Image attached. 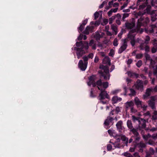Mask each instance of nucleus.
<instances>
[{"label": "nucleus", "mask_w": 157, "mask_h": 157, "mask_svg": "<svg viewBox=\"0 0 157 157\" xmlns=\"http://www.w3.org/2000/svg\"><path fill=\"white\" fill-rule=\"evenodd\" d=\"M157 92V85L154 88H150L147 89L146 90L145 94L143 95L144 99H145L146 98L150 96L151 92Z\"/></svg>", "instance_id": "obj_6"}, {"label": "nucleus", "mask_w": 157, "mask_h": 157, "mask_svg": "<svg viewBox=\"0 0 157 157\" xmlns=\"http://www.w3.org/2000/svg\"><path fill=\"white\" fill-rule=\"evenodd\" d=\"M152 119L153 120H157V111H155L153 113Z\"/></svg>", "instance_id": "obj_30"}, {"label": "nucleus", "mask_w": 157, "mask_h": 157, "mask_svg": "<svg viewBox=\"0 0 157 157\" xmlns=\"http://www.w3.org/2000/svg\"><path fill=\"white\" fill-rule=\"evenodd\" d=\"M155 97H152L151 98V100L148 101V105L152 109H153L155 108Z\"/></svg>", "instance_id": "obj_11"}, {"label": "nucleus", "mask_w": 157, "mask_h": 157, "mask_svg": "<svg viewBox=\"0 0 157 157\" xmlns=\"http://www.w3.org/2000/svg\"><path fill=\"white\" fill-rule=\"evenodd\" d=\"M129 16V14L127 13H125L123 14V16L122 17V19L123 21L126 18L128 17Z\"/></svg>", "instance_id": "obj_48"}, {"label": "nucleus", "mask_w": 157, "mask_h": 157, "mask_svg": "<svg viewBox=\"0 0 157 157\" xmlns=\"http://www.w3.org/2000/svg\"><path fill=\"white\" fill-rule=\"evenodd\" d=\"M127 125L128 127L130 129H132L133 128V126L131 121L128 120L127 121Z\"/></svg>", "instance_id": "obj_28"}, {"label": "nucleus", "mask_w": 157, "mask_h": 157, "mask_svg": "<svg viewBox=\"0 0 157 157\" xmlns=\"http://www.w3.org/2000/svg\"><path fill=\"white\" fill-rule=\"evenodd\" d=\"M130 112L131 113H135L137 112V110L133 106L130 109Z\"/></svg>", "instance_id": "obj_35"}, {"label": "nucleus", "mask_w": 157, "mask_h": 157, "mask_svg": "<svg viewBox=\"0 0 157 157\" xmlns=\"http://www.w3.org/2000/svg\"><path fill=\"white\" fill-rule=\"evenodd\" d=\"M112 149V146L111 145L108 144L107 145V150L108 151H110Z\"/></svg>", "instance_id": "obj_50"}, {"label": "nucleus", "mask_w": 157, "mask_h": 157, "mask_svg": "<svg viewBox=\"0 0 157 157\" xmlns=\"http://www.w3.org/2000/svg\"><path fill=\"white\" fill-rule=\"evenodd\" d=\"M157 51V49L154 48L153 47L152 48V49L151 51L153 53H155Z\"/></svg>", "instance_id": "obj_62"}, {"label": "nucleus", "mask_w": 157, "mask_h": 157, "mask_svg": "<svg viewBox=\"0 0 157 157\" xmlns=\"http://www.w3.org/2000/svg\"><path fill=\"white\" fill-rule=\"evenodd\" d=\"M108 22V20L107 19H104L103 20V22L101 23V24L103 25H105L107 24Z\"/></svg>", "instance_id": "obj_39"}, {"label": "nucleus", "mask_w": 157, "mask_h": 157, "mask_svg": "<svg viewBox=\"0 0 157 157\" xmlns=\"http://www.w3.org/2000/svg\"><path fill=\"white\" fill-rule=\"evenodd\" d=\"M142 65V61L140 60L138 61L137 63H136V66L139 67H140Z\"/></svg>", "instance_id": "obj_41"}, {"label": "nucleus", "mask_w": 157, "mask_h": 157, "mask_svg": "<svg viewBox=\"0 0 157 157\" xmlns=\"http://www.w3.org/2000/svg\"><path fill=\"white\" fill-rule=\"evenodd\" d=\"M99 15V12H96L94 13V19H96L97 18H98Z\"/></svg>", "instance_id": "obj_44"}, {"label": "nucleus", "mask_w": 157, "mask_h": 157, "mask_svg": "<svg viewBox=\"0 0 157 157\" xmlns=\"http://www.w3.org/2000/svg\"><path fill=\"white\" fill-rule=\"evenodd\" d=\"M82 59H83L84 62H87L89 58L87 56H85L83 57Z\"/></svg>", "instance_id": "obj_40"}, {"label": "nucleus", "mask_w": 157, "mask_h": 157, "mask_svg": "<svg viewBox=\"0 0 157 157\" xmlns=\"http://www.w3.org/2000/svg\"><path fill=\"white\" fill-rule=\"evenodd\" d=\"M125 107L126 109V111H127L129 109L131 108L134 106V103L133 101H127L125 104Z\"/></svg>", "instance_id": "obj_13"}, {"label": "nucleus", "mask_w": 157, "mask_h": 157, "mask_svg": "<svg viewBox=\"0 0 157 157\" xmlns=\"http://www.w3.org/2000/svg\"><path fill=\"white\" fill-rule=\"evenodd\" d=\"M142 56V55L140 54H137L136 55V58L137 59H140Z\"/></svg>", "instance_id": "obj_53"}, {"label": "nucleus", "mask_w": 157, "mask_h": 157, "mask_svg": "<svg viewBox=\"0 0 157 157\" xmlns=\"http://www.w3.org/2000/svg\"><path fill=\"white\" fill-rule=\"evenodd\" d=\"M83 35L82 34H80L79 36L78 37L77 39L78 40H80L82 39Z\"/></svg>", "instance_id": "obj_57"}, {"label": "nucleus", "mask_w": 157, "mask_h": 157, "mask_svg": "<svg viewBox=\"0 0 157 157\" xmlns=\"http://www.w3.org/2000/svg\"><path fill=\"white\" fill-rule=\"evenodd\" d=\"M150 38L148 36H146V38L145 39V43L146 44H147L148 43L149 41L150 40Z\"/></svg>", "instance_id": "obj_45"}, {"label": "nucleus", "mask_w": 157, "mask_h": 157, "mask_svg": "<svg viewBox=\"0 0 157 157\" xmlns=\"http://www.w3.org/2000/svg\"><path fill=\"white\" fill-rule=\"evenodd\" d=\"M106 3V2H105V1H104L99 6V8H101L103 7L104 6L105 4Z\"/></svg>", "instance_id": "obj_61"}, {"label": "nucleus", "mask_w": 157, "mask_h": 157, "mask_svg": "<svg viewBox=\"0 0 157 157\" xmlns=\"http://www.w3.org/2000/svg\"><path fill=\"white\" fill-rule=\"evenodd\" d=\"M117 141L115 143H113L112 142V140H110L109 142V143H111L113 145L114 147L115 148H120L122 147L123 145L121 144H120L119 142L120 141V140L119 138L117 139Z\"/></svg>", "instance_id": "obj_10"}, {"label": "nucleus", "mask_w": 157, "mask_h": 157, "mask_svg": "<svg viewBox=\"0 0 157 157\" xmlns=\"http://www.w3.org/2000/svg\"><path fill=\"white\" fill-rule=\"evenodd\" d=\"M113 44L115 46H117L118 45V40L117 38L114 39L113 42Z\"/></svg>", "instance_id": "obj_36"}, {"label": "nucleus", "mask_w": 157, "mask_h": 157, "mask_svg": "<svg viewBox=\"0 0 157 157\" xmlns=\"http://www.w3.org/2000/svg\"><path fill=\"white\" fill-rule=\"evenodd\" d=\"M145 56L146 59L147 60H150V56L149 55H148L147 54H145Z\"/></svg>", "instance_id": "obj_58"}, {"label": "nucleus", "mask_w": 157, "mask_h": 157, "mask_svg": "<svg viewBox=\"0 0 157 157\" xmlns=\"http://www.w3.org/2000/svg\"><path fill=\"white\" fill-rule=\"evenodd\" d=\"M150 15L151 16V20L153 21H155L157 19V11H152V12Z\"/></svg>", "instance_id": "obj_16"}, {"label": "nucleus", "mask_w": 157, "mask_h": 157, "mask_svg": "<svg viewBox=\"0 0 157 157\" xmlns=\"http://www.w3.org/2000/svg\"><path fill=\"white\" fill-rule=\"evenodd\" d=\"M140 47L141 50H143L144 49L146 52H148L149 51V47L147 45L145 46V47L144 48V44H140Z\"/></svg>", "instance_id": "obj_22"}, {"label": "nucleus", "mask_w": 157, "mask_h": 157, "mask_svg": "<svg viewBox=\"0 0 157 157\" xmlns=\"http://www.w3.org/2000/svg\"><path fill=\"white\" fill-rule=\"evenodd\" d=\"M115 51L113 49H111L110 51V52L109 53V55L110 56H113L114 54Z\"/></svg>", "instance_id": "obj_37"}, {"label": "nucleus", "mask_w": 157, "mask_h": 157, "mask_svg": "<svg viewBox=\"0 0 157 157\" xmlns=\"http://www.w3.org/2000/svg\"><path fill=\"white\" fill-rule=\"evenodd\" d=\"M147 4L146 3H144L139 6V9H143L146 6Z\"/></svg>", "instance_id": "obj_42"}, {"label": "nucleus", "mask_w": 157, "mask_h": 157, "mask_svg": "<svg viewBox=\"0 0 157 157\" xmlns=\"http://www.w3.org/2000/svg\"><path fill=\"white\" fill-rule=\"evenodd\" d=\"M125 26L128 29H132L129 32L128 36V38L131 40L130 43L132 45L134 46L136 42H139L140 43H141V42H140L142 41L141 39L138 38L136 41L135 40V34L134 33H136V30L134 29L135 26L134 23H126L125 24Z\"/></svg>", "instance_id": "obj_3"}, {"label": "nucleus", "mask_w": 157, "mask_h": 157, "mask_svg": "<svg viewBox=\"0 0 157 157\" xmlns=\"http://www.w3.org/2000/svg\"><path fill=\"white\" fill-rule=\"evenodd\" d=\"M138 145L139 147L141 148L145 147L146 146V144L142 142H140L138 144Z\"/></svg>", "instance_id": "obj_32"}, {"label": "nucleus", "mask_w": 157, "mask_h": 157, "mask_svg": "<svg viewBox=\"0 0 157 157\" xmlns=\"http://www.w3.org/2000/svg\"><path fill=\"white\" fill-rule=\"evenodd\" d=\"M108 132L110 136H116V134L114 132V131L112 130L111 129H109L108 131Z\"/></svg>", "instance_id": "obj_25"}, {"label": "nucleus", "mask_w": 157, "mask_h": 157, "mask_svg": "<svg viewBox=\"0 0 157 157\" xmlns=\"http://www.w3.org/2000/svg\"><path fill=\"white\" fill-rule=\"evenodd\" d=\"M130 93L129 94L130 96H134L136 94V92L134 90L132 89H130Z\"/></svg>", "instance_id": "obj_27"}, {"label": "nucleus", "mask_w": 157, "mask_h": 157, "mask_svg": "<svg viewBox=\"0 0 157 157\" xmlns=\"http://www.w3.org/2000/svg\"><path fill=\"white\" fill-rule=\"evenodd\" d=\"M111 28L113 31L115 32V35H116L117 34V26L113 24L111 25Z\"/></svg>", "instance_id": "obj_23"}, {"label": "nucleus", "mask_w": 157, "mask_h": 157, "mask_svg": "<svg viewBox=\"0 0 157 157\" xmlns=\"http://www.w3.org/2000/svg\"><path fill=\"white\" fill-rule=\"evenodd\" d=\"M102 62L104 64H108L109 65L111 64L110 60L108 56H105Z\"/></svg>", "instance_id": "obj_20"}, {"label": "nucleus", "mask_w": 157, "mask_h": 157, "mask_svg": "<svg viewBox=\"0 0 157 157\" xmlns=\"http://www.w3.org/2000/svg\"><path fill=\"white\" fill-rule=\"evenodd\" d=\"M122 122L121 121H118L116 124V126L119 132H121L122 129Z\"/></svg>", "instance_id": "obj_21"}, {"label": "nucleus", "mask_w": 157, "mask_h": 157, "mask_svg": "<svg viewBox=\"0 0 157 157\" xmlns=\"http://www.w3.org/2000/svg\"><path fill=\"white\" fill-rule=\"evenodd\" d=\"M115 16V18L116 17H117L118 19H119L120 20V19H121V15H120V14H119V13H118Z\"/></svg>", "instance_id": "obj_63"}, {"label": "nucleus", "mask_w": 157, "mask_h": 157, "mask_svg": "<svg viewBox=\"0 0 157 157\" xmlns=\"http://www.w3.org/2000/svg\"><path fill=\"white\" fill-rule=\"evenodd\" d=\"M127 47L126 43L125 41V40H124L123 44H122L121 47L118 50V52L119 53H121L123 52L125 50Z\"/></svg>", "instance_id": "obj_14"}, {"label": "nucleus", "mask_w": 157, "mask_h": 157, "mask_svg": "<svg viewBox=\"0 0 157 157\" xmlns=\"http://www.w3.org/2000/svg\"><path fill=\"white\" fill-rule=\"evenodd\" d=\"M134 102L137 108L142 106V101L140 100L137 97H136L134 99Z\"/></svg>", "instance_id": "obj_17"}, {"label": "nucleus", "mask_w": 157, "mask_h": 157, "mask_svg": "<svg viewBox=\"0 0 157 157\" xmlns=\"http://www.w3.org/2000/svg\"><path fill=\"white\" fill-rule=\"evenodd\" d=\"M144 115L145 117L148 116V117H151L150 113L149 111H147L144 114Z\"/></svg>", "instance_id": "obj_46"}, {"label": "nucleus", "mask_w": 157, "mask_h": 157, "mask_svg": "<svg viewBox=\"0 0 157 157\" xmlns=\"http://www.w3.org/2000/svg\"><path fill=\"white\" fill-rule=\"evenodd\" d=\"M132 120L134 122H135L136 121H138L140 120L139 119V118L138 117H136L134 116H132Z\"/></svg>", "instance_id": "obj_43"}, {"label": "nucleus", "mask_w": 157, "mask_h": 157, "mask_svg": "<svg viewBox=\"0 0 157 157\" xmlns=\"http://www.w3.org/2000/svg\"><path fill=\"white\" fill-rule=\"evenodd\" d=\"M147 106L145 105H143L142 104V106H140V107H141L142 108L143 110H146L147 108Z\"/></svg>", "instance_id": "obj_52"}, {"label": "nucleus", "mask_w": 157, "mask_h": 157, "mask_svg": "<svg viewBox=\"0 0 157 157\" xmlns=\"http://www.w3.org/2000/svg\"><path fill=\"white\" fill-rule=\"evenodd\" d=\"M89 58L92 59L94 57V54L93 53H90L87 56Z\"/></svg>", "instance_id": "obj_54"}, {"label": "nucleus", "mask_w": 157, "mask_h": 157, "mask_svg": "<svg viewBox=\"0 0 157 157\" xmlns=\"http://www.w3.org/2000/svg\"><path fill=\"white\" fill-rule=\"evenodd\" d=\"M87 21L88 19H86L85 20L82 21V25L84 26H85L87 24Z\"/></svg>", "instance_id": "obj_56"}, {"label": "nucleus", "mask_w": 157, "mask_h": 157, "mask_svg": "<svg viewBox=\"0 0 157 157\" xmlns=\"http://www.w3.org/2000/svg\"><path fill=\"white\" fill-rule=\"evenodd\" d=\"M84 26L82 25H80V27L78 28V31H79V32H81L82 31V30L84 28Z\"/></svg>", "instance_id": "obj_38"}, {"label": "nucleus", "mask_w": 157, "mask_h": 157, "mask_svg": "<svg viewBox=\"0 0 157 157\" xmlns=\"http://www.w3.org/2000/svg\"><path fill=\"white\" fill-rule=\"evenodd\" d=\"M123 155L125 156H127V157H132V156L130 154L127 152L123 153Z\"/></svg>", "instance_id": "obj_47"}, {"label": "nucleus", "mask_w": 157, "mask_h": 157, "mask_svg": "<svg viewBox=\"0 0 157 157\" xmlns=\"http://www.w3.org/2000/svg\"><path fill=\"white\" fill-rule=\"evenodd\" d=\"M112 100L113 103L115 104L118 102L121 101L122 100V98L117 96H115L112 98Z\"/></svg>", "instance_id": "obj_19"}, {"label": "nucleus", "mask_w": 157, "mask_h": 157, "mask_svg": "<svg viewBox=\"0 0 157 157\" xmlns=\"http://www.w3.org/2000/svg\"><path fill=\"white\" fill-rule=\"evenodd\" d=\"M115 16H113L109 18V23L110 24H111L113 21L115 19Z\"/></svg>", "instance_id": "obj_33"}, {"label": "nucleus", "mask_w": 157, "mask_h": 157, "mask_svg": "<svg viewBox=\"0 0 157 157\" xmlns=\"http://www.w3.org/2000/svg\"><path fill=\"white\" fill-rule=\"evenodd\" d=\"M94 44H95L94 40H92L90 41L89 45L90 46H92ZM76 44L77 47H80V48L75 47L72 48V49L76 51L77 57L79 59L83 54L88 52V50L89 48V44L87 42L85 41L83 42L81 41L79 42H76Z\"/></svg>", "instance_id": "obj_2"}, {"label": "nucleus", "mask_w": 157, "mask_h": 157, "mask_svg": "<svg viewBox=\"0 0 157 157\" xmlns=\"http://www.w3.org/2000/svg\"><path fill=\"white\" fill-rule=\"evenodd\" d=\"M104 34L103 33H101L102 35L101 36V35L99 33H96L94 36V37L97 40H98L100 38L102 37Z\"/></svg>", "instance_id": "obj_24"}, {"label": "nucleus", "mask_w": 157, "mask_h": 157, "mask_svg": "<svg viewBox=\"0 0 157 157\" xmlns=\"http://www.w3.org/2000/svg\"><path fill=\"white\" fill-rule=\"evenodd\" d=\"M143 137L146 140H147L149 138L151 137H152L154 139H157V133L153 135L152 136L149 134H148L147 135H143Z\"/></svg>", "instance_id": "obj_12"}, {"label": "nucleus", "mask_w": 157, "mask_h": 157, "mask_svg": "<svg viewBox=\"0 0 157 157\" xmlns=\"http://www.w3.org/2000/svg\"><path fill=\"white\" fill-rule=\"evenodd\" d=\"M99 61V58L97 56H96L95 57V59H94V62L95 63H97Z\"/></svg>", "instance_id": "obj_60"}, {"label": "nucleus", "mask_w": 157, "mask_h": 157, "mask_svg": "<svg viewBox=\"0 0 157 157\" xmlns=\"http://www.w3.org/2000/svg\"><path fill=\"white\" fill-rule=\"evenodd\" d=\"M101 70L99 71L101 75L104 77L105 80H108L110 78V75L108 68L103 65H101L100 67Z\"/></svg>", "instance_id": "obj_4"}, {"label": "nucleus", "mask_w": 157, "mask_h": 157, "mask_svg": "<svg viewBox=\"0 0 157 157\" xmlns=\"http://www.w3.org/2000/svg\"><path fill=\"white\" fill-rule=\"evenodd\" d=\"M149 21V19L148 17H146L144 19H143L142 18H141L138 20V25H144L145 24L143 23L145 22L146 24L148 23Z\"/></svg>", "instance_id": "obj_9"}, {"label": "nucleus", "mask_w": 157, "mask_h": 157, "mask_svg": "<svg viewBox=\"0 0 157 157\" xmlns=\"http://www.w3.org/2000/svg\"><path fill=\"white\" fill-rule=\"evenodd\" d=\"M121 91V90L120 89H116L112 91L111 94H115Z\"/></svg>", "instance_id": "obj_31"}, {"label": "nucleus", "mask_w": 157, "mask_h": 157, "mask_svg": "<svg viewBox=\"0 0 157 157\" xmlns=\"http://www.w3.org/2000/svg\"><path fill=\"white\" fill-rule=\"evenodd\" d=\"M121 107H119L118 106L116 107V109H115V111H116L117 113H118L119 112H120L121 110Z\"/></svg>", "instance_id": "obj_49"}, {"label": "nucleus", "mask_w": 157, "mask_h": 157, "mask_svg": "<svg viewBox=\"0 0 157 157\" xmlns=\"http://www.w3.org/2000/svg\"><path fill=\"white\" fill-rule=\"evenodd\" d=\"M99 100H100V102L102 103V104H104L106 103V101H103V99H100V98H99Z\"/></svg>", "instance_id": "obj_59"}, {"label": "nucleus", "mask_w": 157, "mask_h": 157, "mask_svg": "<svg viewBox=\"0 0 157 157\" xmlns=\"http://www.w3.org/2000/svg\"><path fill=\"white\" fill-rule=\"evenodd\" d=\"M88 62H83L82 60H80L78 63V67L82 71H85L87 68Z\"/></svg>", "instance_id": "obj_7"}, {"label": "nucleus", "mask_w": 157, "mask_h": 157, "mask_svg": "<svg viewBox=\"0 0 157 157\" xmlns=\"http://www.w3.org/2000/svg\"><path fill=\"white\" fill-rule=\"evenodd\" d=\"M96 76L95 75H92L89 78V81L87 82V84L90 86L92 85L93 86H97L99 90L101 91V93L99 95V98L100 99H104L105 98L109 99V96L107 92L105 91L109 86V83L107 82H102L101 80L98 81L96 83H95V80Z\"/></svg>", "instance_id": "obj_1"}, {"label": "nucleus", "mask_w": 157, "mask_h": 157, "mask_svg": "<svg viewBox=\"0 0 157 157\" xmlns=\"http://www.w3.org/2000/svg\"><path fill=\"white\" fill-rule=\"evenodd\" d=\"M149 151L150 153L151 154H153L155 153L154 150L152 148H150Z\"/></svg>", "instance_id": "obj_55"}, {"label": "nucleus", "mask_w": 157, "mask_h": 157, "mask_svg": "<svg viewBox=\"0 0 157 157\" xmlns=\"http://www.w3.org/2000/svg\"><path fill=\"white\" fill-rule=\"evenodd\" d=\"M100 21H96L94 23L93 21H92L90 23V26H87L86 28L84 33L86 34H88L90 32L92 31V29L94 28V26H97L98 25L100 24Z\"/></svg>", "instance_id": "obj_5"}, {"label": "nucleus", "mask_w": 157, "mask_h": 157, "mask_svg": "<svg viewBox=\"0 0 157 157\" xmlns=\"http://www.w3.org/2000/svg\"><path fill=\"white\" fill-rule=\"evenodd\" d=\"M134 86L135 88L138 90L140 91H142L143 89V83L142 81L140 80H138L136 83L134 84Z\"/></svg>", "instance_id": "obj_8"}, {"label": "nucleus", "mask_w": 157, "mask_h": 157, "mask_svg": "<svg viewBox=\"0 0 157 157\" xmlns=\"http://www.w3.org/2000/svg\"><path fill=\"white\" fill-rule=\"evenodd\" d=\"M151 3L152 6L155 8L157 7V0H152Z\"/></svg>", "instance_id": "obj_26"}, {"label": "nucleus", "mask_w": 157, "mask_h": 157, "mask_svg": "<svg viewBox=\"0 0 157 157\" xmlns=\"http://www.w3.org/2000/svg\"><path fill=\"white\" fill-rule=\"evenodd\" d=\"M121 140L123 141H126L127 143L128 141V138L126 137L125 136H122L121 137Z\"/></svg>", "instance_id": "obj_51"}, {"label": "nucleus", "mask_w": 157, "mask_h": 157, "mask_svg": "<svg viewBox=\"0 0 157 157\" xmlns=\"http://www.w3.org/2000/svg\"><path fill=\"white\" fill-rule=\"evenodd\" d=\"M146 121L143 119H141L138 121L139 126L142 128H144L146 127Z\"/></svg>", "instance_id": "obj_18"}, {"label": "nucleus", "mask_w": 157, "mask_h": 157, "mask_svg": "<svg viewBox=\"0 0 157 157\" xmlns=\"http://www.w3.org/2000/svg\"><path fill=\"white\" fill-rule=\"evenodd\" d=\"M131 129V131L135 135L137 136L138 135V133L137 132V131L136 129L132 128V129Z\"/></svg>", "instance_id": "obj_34"}, {"label": "nucleus", "mask_w": 157, "mask_h": 157, "mask_svg": "<svg viewBox=\"0 0 157 157\" xmlns=\"http://www.w3.org/2000/svg\"><path fill=\"white\" fill-rule=\"evenodd\" d=\"M151 7L150 6H148L146 9V12L148 13L151 14L152 11H151Z\"/></svg>", "instance_id": "obj_29"}, {"label": "nucleus", "mask_w": 157, "mask_h": 157, "mask_svg": "<svg viewBox=\"0 0 157 157\" xmlns=\"http://www.w3.org/2000/svg\"><path fill=\"white\" fill-rule=\"evenodd\" d=\"M153 45L155 46H157V43H156V40L155 39H154L153 40Z\"/></svg>", "instance_id": "obj_64"}, {"label": "nucleus", "mask_w": 157, "mask_h": 157, "mask_svg": "<svg viewBox=\"0 0 157 157\" xmlns=\"http://www.w3.org/2000/svg\"><path fill=\"white\" fill-rule=\"evenodd\" d=\"M113 121V119L111 117H108L105 121L104 122L105 126V128H108L107 127V126L111 124H113L112 121Z\"/></svg>", "instance_id": "obj_15"}]
</instances>
